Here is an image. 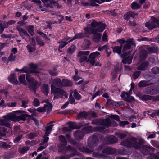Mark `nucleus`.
Listing matches in <instances>:
<instances>
[{"label":"nucleus","mask_w":159,"mask_h":159,"mask_svg":"<svg viewBox=\"0 0 159 159\" xmlns=\"http://www.w3.org/2000/svg\"><path fill=\"white\" fill-rule=\"evenodd\" d=\"M117 136L120 138H123L125 137L126 134L125 133H117L116 134Z\"/></svg>","instance_id":"61"},{"label":"nucleus","mask_w":159,"mask_h":159,"mask_svg":"<svg viewBox=\"0 0 159 159\" xmlns=\"http://www.w3.org/2000/svg\"><path fill=\"white\" fill-rule=\"evenodd\" d=\"M145 143L144 140L141 138L136 139L134 137L130 138L126 140L121 142L122 145L129 147H133L135 149H139L143 147V144Z\"/></svg>","instance_id":"5"},{"label":"nucleus","mask_w":159,"mask_h":159,"mask_svg":"<svg viewBox=\"0 0 159 159\" xmlns=\"http://www.w3.org/2000/svg\"><path fill=\"white\" fill-rule=\"evenodd\" d=\"M49 72L50 74L52 76H56L58 74V72L55 69L49 70Z\"/></svg>","instance_id":"46"},{"label":"nucleus","mask_w":159,"mask_h":159,"mask_svg":"<svg viewBox=\"0 0 159 159\" xmlns=\"http://www.w3.org/2000/svg\"><path fill=\"white\" fill-rule=\"evenodd\" d=\"M102 96L103 97L107 99V103H109L110 102H111V103H112V102L113 101L112 100H111L110 99H108V98H109V96L106 93V94H103L102 95Z\"/></svg>","instance_id":"57"},{"label":"nucleus","mask_w":159,"mask_h":159,"mask_svg":"<svg viewBox=\"0 0 159 159\" xmlns=\"http://www.w3.org/2000/svg\"><path fill=\"white\" fill-rule=\"evenodd\" d=\"M41 91L46 95H47L49 91V89L48 85L43 84L41 87Z\"/></svg>","instance_id":"27"},{"label":"nucleus","mask_w":159,"mask_h":159,"mask_svg":"<svg viewBox=\"0 0 159 159\" xmlns=\"http://www.w3.org/2000/svg\"><path fill=\"white\" fill-rule=\"evenodd\" d=\"M39 104L40 103L39 100L36 98H35L33 101V104L34 106L38 107L39 106Z\"/></svg>","instance_id":"53"},{"label":"nucleus","mask_w":159,"mask_h":159,"mask_svg":"<svg viewBox=\"0 0 159 159\" xmlns=\"http://www.w3.org/2000/svg\"><path fill=\"white\" fill-rule=\"evenodd\" d=\"M69 99L70 102L71 104H74L75 102V100L72 97V94L71 93L69 96Z\"/></svg>","instance_id":"62"},{"label":"nucleus","mask_w":159,"mask_h":159,"mask_svg":"<svg viewBox=\"0 0 159 159\" xmlns=\"http://www.w3.org/2000/svg\"><path fill=\"white\" fill-rule=\"evenodd\" d=\"M139 5L135 2H133L131 5V7L133 9H137L141 7Z\"/></svg>","instance_id":"40"},{"label":"nucleus","mask_w":159,"mask_h":159,"mask_svg":"<svg viewBox=\"0 0 159 159\" xmlns=\"http://www.w3.org/2000/svg\"><path fill=\"white\" fill-rule=\"evenodd\" d=\"M14 130L15 132L19 133L21 132V129L19 126L15 125L14 126Z\"/></svg>","instance_id":"52"},{"label":"nucleus","mask_w":159,"mask_h":159,"mask_svg":"<svg viewBox=\"0 0 159 159\" xmlns=\"http://www.w3.org/2000/svg\"><path fill=\"white\" fill-rule=\"evenodd\" d=\"M75 46L74 45L71 46L68 50V52L69 54H71L75 51Z\"/></svg>","instance_id":"50"},{"label":"nucleus","mask_w":159,"mask_h":159,"mask_svg":"<svg viewBox=\"0 0 159 159\" xmlns=\"http://www.w3.org/2000/svg\"><path fill=\"white\" fill-rule=\"evenodd\" d=\"M17 29L19 32L20 36L26 41L27 42H30V44H29L26 46V48L29 52H32L35 50L34 46L35 42L34 38L30 39V36L27 31L25 30L17 27Z\"/></svg>","instance_id":"6"},{"label":"nucleus","mask_w":159,"mask_h":159,"mask_svg":"<svg viewBox=\"0 0 159 159\" xmlns=\"http://www.w3.org/2000/svg\"><path fill=\"white\" fill-rule=\"evenodd\" d=\"M9 96L8 98L7 99L6 98V95H5V98L6 99V106L9 107H14L16 106L17 105V103L16 102H8V101H9V99L10 98H11V97L9 93L7 92Z\"/></svg>","instance_id":"23"},{"label":"nucleus","mask_w":159,"mask_h":159,"mask_svg":"<svg viewBox=\"0 0 159 159\" xmlns=\"http://www.w3.org/2000/svg\"><path fill=\"white\" fill-rule=\"evenodd\" d=\"M129 95V93L126 92H123L121 95V97L124 100L126 101L129 100L128 97Z\"/></svg>","instance_id":"38"},{"label":"nucleus","mask_w":159,"mask_h":159,"mask_svg":"<svg viewBox=\"0 0 159 159\" xmlns=\"http://www.w3.org/2000/svg\"><path fill=\"white\" fill-rule=\"evenodd\" d=\"M10 145L7 144L4 142H2L0 143V148H3L4 149H8L10 148Z\"/></svg>","instance_id":"41"},{"label":"nucleus","mask_w":159,"mask_h":159,"mask_svg":"<svg viewBox=\"0 0 159 159\" xmlns=\"http://www.w3.org/2000/svg\"><path fill=\"white\" fill-rule=\"evenodd\" d=\"M26 79L29 83L28 87L29 89L34 93H36V86L38 84V82L30 75L28 74L26 75Z\"/></svg>","instance_id":"9"},{"label":"nucleus","mask_w":159,"mask_h":159,"mask_svg":"<svg viewBox=\"0 0 159 159\" xmlns=\"http://www.w3.org/2000/svg\"><path fill=\"white\" fill-rule=\"evenodd\" d=\"M70 38L69 37H67L64 39L60 43L59 45L58 48V50L61 51L60 49H62L65 46L67 45L68 43H69L71 41H70Z\"/></svg>","instance_id":"20"},{"label":"nucleus","mask_w":159,"mask_h":159,"mask_svg":"<svg viewBox=\"0 0 159 159\" xmlns=\"http://www.w3.org/2000/svg\"><path fill=\"white\" fill-rule=\"evenodd\" d=\"M72 82L67 79H63L61 82L62 87L71 86L72 85Z\"/></svg>","instance_id":"29"},{"label":"nucleus","mask_w":159,"mask_h":159,"mask_svg":"<svg viewBox=\"0 0 159 159\" xmlns=\"http://www.w3.org/2000/svg\"><path fill=\"white\" fill-rule=\"evenodd\" d=\"M129 123L127 121H120L119 123V125L121 127H124L125 125L129 124Z\"/></svg>","instance_id":"55"},{"label":"nucleus","mask_w":159,"mask_h":159,"mask_svg":"<svg viewBox=\"0 0 159 159\" xmlns=\"http://www.w3.org/2000/svg\"><path fill=\"white\" fill-rule=\"evenodd\" d=\"M111 1V0H90L89 4L90 5L92 6H98V5L96 3L101 4L102 3L106 2H109Z\"/></svg>","instance_id":"22"},{"label":"nucleus","mask_w":159,"mask_h":159,"mask_svg":"<svg viewBox=\"0 0 159 159\" xmlns=\"http://www.w3.org/2000/svg\"><path fill=\"white\" fill-rule=\"evenodd\" d=\"M98 138L96 136H93L89 138L88 143L90 147H93L97 144L98 142Z\"/></svg>","instance_id":"18"},{"label":"nucleus","mask_w":159,"mask_h":159,"mask_svg":"<svg viewBox=\"0 0 159 159\" xmlns=\"http://www.w3.org/2000/svg\"><path fill=\"white\" fill-rule=\"evenodd\" d=\"M111 148H106L103 151V153L106 154H110Z\"/></svg>","instance_id":"64"},{"label":"nucleus","mask_w":159,"mask_h":159,"mask_svg":"<svg viewBox=\"0 0 159 159\" xmlns=\"http://www.w3.org/2000/svg\"><path fill=\"white\" fill-rule=\"evenodd\" d=\"M144 91L146 93L151 94H153L157 93V92H155L152 87H150L145 89Z\"/></svg>","instance_id":"31"},{"label":"nucleus","mask_w":159,"mask_h":159,"mask_svg":"<svg viewBox=\"0 0 159 159\" xmlns=\"http://www.w3.org/2000/svg\"><path fill=\"white\" fill-rule=\"evenodd\" d=\"M147 54V52L146 50H144L142 51L140 53L141 57L143 58H145L146 57Z\"/></svg>","instance_id":"48"},{"label":"nucleus","mask_w":159,"mask_h":159,"mask_svg":"<svg viewBox=\"0 0 159 159\" xmlns=\"http://www.w3.org/2000/svg\"><path fill=\"white\" fill-rule=\"evenodd\" d=\"M92 127L91 126L85 128L82 130L83 132L79 131H77L75 132L74 134V136L77 140H80L82 139L84 136L83 132H84L85 131H86V133H89L92 131Z\"/></svg>","instance_id":"10"},{"label":"nucleus","mask_w":159,"mask_h":159,"mask_svg":"<svg viewBox=\"0 0 159 159\" xmlns=\"http://www.w3.org/2000/svg\"><path fill=\"white\" fill-rule=\"evenodd\" d=\"M108 143H113L117 141V139L113 136H110L108 138Z\"/></svg>","instance_id":"33"},{"label":"nucleus","mask_w":159,"mask_h":159,"mask_svg":"<svg viewBox=\"0 0 159 159\" xmlns=\"http://www.w3.org/2000/svg\"><path fill=\"white\" fill-rule=\"evenodd\" d=\"M121 69L122 68L121 66H120L119 68H118L117 67H115V69L111 73V75L112 76L113 78H115L116 77V74L119 72L120 71V70H121Z\"/></svg>","instance_id":"32"},{"label":"nucleus","mask_w":159,"mask_h":159,"mask_svg":"<svg viewBox=\"0 0 159 159\" xmlns=\"http://www.w3.org/2000/svg\"><path fill=\"white\" fill-rule=\"evenodd\" d=\"M84 34L82 33H79L75 35V36L72 39H70V41H72L76 39L83 38L84 37Z\"/></svg>","instance_id":"39"},{"label":"nucleus","mask_w":159,"mask_h":159,"mask_svg":"<svg viewBox=\"0 0 159 159\" xmlns=\"http://www.w3.org/2000/svg\"><path fill=\"white\" fill-rule=\"evenodd\" d=\"M37 135L36 134L34 133H30L28 135V137L30 139H31L34 138Z\"/></svg>","instance_id":"59"},{"label":"nucleus","mask_w":159,"mask_h":159,"mask_svg":"<svg viewBox=\"0 0 159 159\" xmlns=\"http://www.w3.org/2000/svg\"><path fill=\"white\" fill-rule=\"evenodd\" d=\"M51 84V93L54 95V98H59L65 97L67 98L66 93L62 89L57 88L56 87H62L61 80L56 78L50 82Z\"/></svg>","instance_id":"4"},{"label":"nucleus","mask_w":159,"mask_h":159,"mask_svg":"<svg viewBox=\"0 0 159 159\" xmlns=\"http://www.w3.org/2000/svg\"><path fill=\"white\" fill-rule=\"evenodd\" d=\"M59 139L60 142L62 143V147H60V146H59V148L60 150H64L65 148L66 149L67 147H66V146L67 144V142L65 137L63 135H61L59 137Z\"/></svg>","instance_id":"21"},{"label":"nucleus","mask_w":159,"mask_h":159,"mask_svg":"<svg viewBox=\"0 0 159 159\" xmlns=\"http://www.w3.org/2000/svg\"><path fill=\"white\" fill-rule=\"evenodd\" d=\"M75 71L76 75L74 76L73 78L75 81H77L79 80H80V78L76 75L77 74H78V71L77 70L75 69Z\"/></svg>","instance_id":"54"},{"label":"nucleus","mask_w":159,"mask_h":159,"mask_svg":"<svg viewBox=\"0 0 159 159\" xmlns=\"http://www.w3.org/2000/svg\"><path fill=\"white\" fill-rule=\"evenodd\" d=\"M90 44L91 42L89 40H85L82 46L83 48L85 49H87L89 47Z\"/></svg>","instance_id":"37"},{"label":"nucleus","mask_w":159,"mask_h":159,"mask_svg":"<svg viewBox=\"0 0 159 159\" xmlns=\"http://www.w3.org/2000/svg\"><path fill=\"white\" fill-rule=\"evenodd\" d=\"M152 73L155 74L159 73V67L158 68L155 67L152 68Z\"/></svg>","instance_id":"51"},{"label":"nucleus","mask_w":159,"mask_h":159,"mask_svg":"<svg viewBox=\"0 0 159 159\" xmlns=\"http://www.w3.org/2000/svg\"><path fill=\"white\" fill-rule=\"evenodd\" d=\"M74 96L75 98L77 100H79L81 98V95L75 90L74 91Z\"/></svg>","instance_id":"44"},{"label":"nucleus","mask_w":159,"mask_h":159,"mask_svg":"<svg viewBox=\"0 0 159 159\" xmlns=\"http://www.w3.org/2000/svg\"><path fill=\"white\" fill-rule=\"evenodd\" d=\"M41 1L43 2L44 5L47 7H49L50 8H52L56 4L57 8H62V6L60 5L58 2H56L53 0H41Z\"/></svg>","instance_id":"14"},{"label":"nucleus","mask_w":159,"mask_h":159,"mask_svg":"<svg viewBox=\"0 0 159 159\" xmlns=\"http://www.w3.org/2000/svg\"><path fill=\"white\" fill-rule=\"evenodd\" d=\"M157 25L159 27V20H157L153 17H152L151 21H148L145 24V26L149 30L155 28Z\"/></svg>","instance_id":"12"},{"label":"nucleus","mask_w":159,"mask_h":159,"mask_svg":"<svg viewBox=\"0 0 159 159\" xmlns=\"http://www.w3.org/2000/svg\"><path fill=\"white\" fill-rule=\"evenodd\" d=\"M106 26L105 24L93 21L90 25H88L86 27L84 28L85 33L86 34H93L94 41L98 42L100 40L101 34L97 32H102Z\"/></svg>","instance_id":"1"},{"label":"nucleus","mask_w":159,"mask_h":159,"mask_svg":"<svg viewBox=\"0 0 159 159\" xmlns=\"http://www.w3.org/2000/svg\"><path fill=\"white\" fill-rule=\"evenodd\" d=\"M111 118L114 119L116 120L119 121H120V119L119 116L116 115H113L110 116Z\"/></svg>","instance_id":"63"},{"label":"nucleus","mask_w":159,"mask_h":159,"mask_svg":"<svg viewBox=\"0 0 159 159\" xmlns=\"http://www.w3.org/2000/svg\"><path fill=\"white\" fill-rule=\"evenodd\" d=\"M37 41L38 44L40 46H43L44 44V43L42 40L39 37H37Z\"/></svg>","instance_id":"56"},{"label":"nucleus","mask_w":159,"mask_h":159,"mask_svg":"<svg viewBox=\"0 0 159 159\" xmlns=\"http://www.w3.org/2000/svg\"><path fill=\"white\" fill-rule=\"evenodd\" d=\"M25 112L24 111L18 110L3 116V119H0V125L10 128L11 120L14 121L25 120V116L23 114Z\"/></svg>","instance_id":"2"},{"label":"nucleus","mask_w":159,"mask_h":159,"mask_svg":"<svg viewBox=\"0 0 159 159\" xmlns=\"http://www.w3.org/2000/svg\"><path fill=\"white\" fill-rule=\"evenodd\" d=\"M111 125V121L108 119L103 120L99 127H96L93 130L95 131H101L104 129V127H108Z\"/></svg>","instance_id":"13"},{"label":"nucleus","mask_w":159,"mask_h":159,"mask_svg":"<svg viewBox=\"0 0 159 159\" xmlns=\"http://www.w3.org/2000/svg\"><path fill=\"white\" fill-rule=\"evenodd\" d=\"M102 91L101 90H99L96 92L94 94L92 98V100H93L97 96L100 95V93H102Z\"/></svg>","instance_id":"58"},{"label":"nucleus","mask_w":159,"mask_h":159,"mask_svg":"<svg viewBox=\"0 0 159 159\" xmlns=\"http://www.w3.org/2000/svg\"><path fill=\"white\" fill-rule=\"evenodd\" d=\"M25 76V74H22L18 77V80L20 82L24 85H27Z\"/></svg>","instance_id":"28"},{"label":"nucleus","mask_w":159,"mask_h":159,"mask_svg":"<svg viewBox=\"0 0 159 159\" xmlns=\"http://www.w3.org/2000/svg\"><path fill=\"white\" fill-rule=\"evenodd\" d=\"M78 149L80 151L83 152H85L87 153H90L93 152V150L91 149H90L88 148H86L84 147H79Z\"/></svg>","instance_id":"34"},{"label":"nucleus","mask_w":159,"mask_h":159,"mask_svg":"<svg viewBox=\"0 0 159 159\" xmlns=\"http://www.w3.org/2000/svg\"><path fill=\"white\" fill-rule=\"evenodd\" d=\"M15 23L14 21L11 20L8 22H3L0 23V34L2 33L4 31V29L7 27V25L12 24Z\"/></svg>","instance_id":"19"},{"label":"nucleus","mask_w":159,"mask_h":159,"mask_svg":"<svg viewBox=\"0 0 159 159\" xmlns=\"http://www.w3.org/2000/svg\"><path fill=\"white\" fill-rule=\"evenodd\" d=\"M141 72L139 71L135 72L133 73V77L134 79L137 78L140 75Z\"/></svg>","instance_id":"49"},{"label":"nucleus","mask_w":159,"mask_h":159,"mask_svg":"<svg viewBox=\"0 0 159 159\" xmlns=\"http://www.w3.org/2000/svg\"><path fill=\"white\" fill-rule=\"evenodd\" d=\"M152 84L150 81L142 80L140 81L138 84V86L139 87H144L146 86L151 85Z\"/></svg>","instance_id":"25"},{"label":"nucleus","mask_w":159,"mask_h":159,"mask_svg":"<svg viewBox=\"0 0 159 159\" xmlns=\"http://www.w3.org/2000/svg\"><path fill=\"white\" fill-rule=\"evenodd\" d=\"M42 102L43 103H46L47 104L44 105V107H39L38 108L36 109L37 111L40 112L47 111L48 113L52 110V104L49 102L48 100H44Z\"/></svg>","instance_id":"11"},{"label":"nucleus","mask_w":159,"mask_h":159,"mask_svg":"<svg viewBox=\"0 0 159 159\" xmlns=\"http://www.w3.org/2000/svg\"><path fill=\"white\" fill-rule=\"evenodd\" d=\"M135 15L134 13L131 12H129L124 15V18L126 20H128L131 17L133 18Z\"/></svg>","instance_id":"36"},{"label":"nucleus","mask_w":159,"mask_h":159,"mask_svg":"<svg viewBox=\"0 0 159 159\" xmlns=\"http://www.w3.org/2000/svg\"><path fill=\"white\" fill-rule=\"evenodd\" d=\"M54 125L52 124L48 126L47 127L46 129V131L45 135L43 137L44 139L43 142H42V143H40L41 145H43L44 143H45L48 141L49 138L48 136L49 134L51 133L52 131V127Z\"/></svg>","instance_id":"16"},{"label":"nucleus","mask_w":159,"mask_h":159,"mask_svg":"<svg viewBox=\"0 0 159 159\" xmlns=\"http://www.w3.org/2000/svg\"><path fill=\"white\" fill-rule=\"evenodd\" d=\"M30 149L28 146H25L22 148H20L19 149V152L20 154L25 153L26 152Z\"/></svg>","instance_id":"35"},{"label":"nucleus","mask_w":159,"mask_h":159,"mask_svg":"<svg viewBox=\"0 0 159 159\" xmlns=\"http://www.w3.org/2000/svg\"><path fill=\"white\" fill-rule=\"evenodd\" d=\"M6 103L5 101L3 99H2L0 101V106L2 107H6Z\"/></svg>","instance_id":"60"},{"label":"nucleus","mask_w":159,"mask_h":159,"mask_svg":"<svg viewBox=\"0 0 159 159\" xmlns=\"http://www.w3.org/2000/svg\"><path fill=\"white\" fill-rule=\"evenodd\" d=\"M90 115H91V116L93 117H97L96 114L94 112L91 111L89 112H83L80 113L78 115V118H86L88 119H89L90 118Z\"/></svg>","instance_id":"17"},{"label":"nucleus","mask_w":159,"mask_h":159,"mask_svg":"<svg viewBox=\"0 0 159 159\" xmlns=\"http://www.w3.org/2000/svg\"><path fill=\"white\" fill-rule=\"evenodd\" d=\"M89 51H80L77 55V57L79 58V61L82 65L84 64L85 61L86 62L89 61L93 66H100V64L99 62H97L95 63V58L100 55V53L98 52H96L91 53L89 57V59L87 60V56L89 54Z\"/></svg>","instance_id":"3"},{"label":"nucleus","mask_w":159,"mask_h":159,"mask_svg":"<svg viewBox=\"0 0 159 159\" xmlns=\"http://www.w3.org/2000/svg\"><path fill=\"white\" fill-rule=\"evenodd\" d=\"M133 39H129L127 41L125 42V40L123 39H119L117 40L120 44V47L115 46L112 48L113 52H116L120 54L121 53L122 47L123 44H124L123 51H124L126 49H129L130 48L131 46L134 47L135 44L133 41Z\"/></svg>","instance_id":"7"},{"label":"nucleus","mask_w":159,"mask_h":159,"mask_svg":"<svg viewBox=\"0 0 159 159\" xmlns=\"http://www.w3.org/2000/svg\"><path fill=\"white\" fill-rule=\"evenodd\" d=\"M32 2L37 3L39 5V8L41 9V11H45V9H41L42 7L41 6V2L40 0H32Z\"/></svg>","instance_id":"42"},{"label":"nucleus","mask_w":159,"mask_h":159,"mask_svg":"<svg viewBox=\"0 0 159 159\" xmlns=\"http://www.w3.org/2000/svg\"><path fill=\"white\" fill-rule=\"evenodd\" d=\"M148 62H145L138 67L137 69L141 71L144 70L148 68Z\"/></svg>","instance_id":"26"},{"label":"nucleus","mask_w":159,"mask_h":159,"mask_svg":"<svg viewBox=\"0 0 159 159\" xmlns=\"http://www.w3.org/2000/svg\"><path fill=\"white\" fill-rule=\"evenodd\" d=\"M16 56L13 53H11L8 57V60L10 61H14L15 59Z\"/></svg>","instance_id":"47"},{"label":"nucleus","mask_w":159,"mask_h":159,"mask_svg":"<svg viewBox=\"0 0 159 159\" xmlns=\"http://www.w3.org/2000/svg\"><path fill=\"white\" fill-rule=\"evenodd\" d=\"M8 80L10 82L16 85L18 84V81L16 77L15 74H12L8 77Z\"/></svg>","instance_id":"24"},{"label":"nucleus","mask_w":159,"mask_h":159,"mask_svg":"<svg viewBox=\"0 0 159 159\" xmlns=\"http://www.w3.org/2000/svg\"><path fill=\"white\" fill-rule=\"evenodd\" d=\"M27 30L31 35L33 36L34 35V28L33 26L32 25L29 26L27 29Z\"/></svg>","instance_id":"43"},{"label":"nucleus","mask_w":159,"mask_h":159,"mask_svg":"<svg viewBox=\"0 0 159 159\" xmlns=\"http://www.w3.org/2000/svg\"><path fill=\"white\" fill-rule=\"evenodd\" d=\"M67 151H69L71 154L66 157H61V159H69L70 158L75 155H79L80 153L77 152L75 148H71L70 146H67L66 148Z\"/></svg>","instance_id":"15"},{"label":"nucleus","mask_w":159,"mask_h":159,"mask_svg":"<svg viewBox=\"0 0 159 159\" xmlns=\"http://www.w3.org/2000/svg\"><path fill=\"white\" fill-rule=\"evenodd\" d=\"M141 98L143 101H146L151 100L152 98V97L151 96L145 95L143 96Z\"/></svg>","instance_id":"45"},{"label":"nucleus","mask_w":159,"mask_h":159,"mask_svg":"<svg viewBox=\"0 0 159 159\" xmlns=\"http://www.w3.org/2000/svg\"><path fill=\"white\" fill-rule=\"evenodd\" d=\"M133 56H128L125 58H124L122 61V62L124 64H130L132 62Z\"/></svg>","instance_id":"30"},{"label":"nucleus","mask_w":159,"mask_h":159,"mask_svg":"<svg viewBox=\"0 0 159 159\" xmlns=\"http://www.w3.org/2000/svg\"><path fill=\"white\" fill-rule=\"evenodd\" d=\"M29 65L30 70L28 67L24 66L21 69L16 68L15 69V70L16 71L20 72V73H33L36 74L39 73V71L37 70V68L38 67V65L32 63L30 64Z\"/></svg>","instance_id":"8"}]
</instances>
